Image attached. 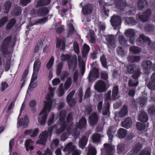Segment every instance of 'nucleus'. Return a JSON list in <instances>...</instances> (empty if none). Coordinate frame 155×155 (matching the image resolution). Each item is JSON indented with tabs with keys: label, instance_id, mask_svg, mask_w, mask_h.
I'll return each instance as SVG.
<instances>
[{
	"label": "nucleus",
	"instance_id": "nucleus-18",
	"mask_svg": "<svg viewBox=\"0 0 155 155\" xmlns=\"http://www.w3.org/2000/svg\"><path fill=\"white\" fill-rule=\"evenodd\" d=\"M92 5L91 4L86 5L82 8V12L84 15H88L91 14L92 11Z\"/></svg>",
	"mask_w": 155,
	"mask_h": 155
},
{
	"label": "nucleus",
	"instance_id": "nucleus-52",
	"mask_svg": "<svg viewBox=\"0 0 155 155\" xmlns=\"http://www.w3.org/2000/svg\"><path fill=\"white\" fill-rule=\"evenodd\" d=\"M63 84H61L58 88V94L59 96L61 97L63 95L64 93V90L62 87Z\"/></svg>",
	"mask_w": 155,
	"mask_h": 155
},
{
	"label": "nucleus",
	"instance_id": "nucleus-50",
	"mask_svg": "<svg viewBox=\"0 0 155 155\" xmlns=\"http://www.w3.org/2000/svg\"><path fill=\"white\" fill-rule=\"evenodd\" d=\"M11 6V4L10 2H6L4 7V12L5 13H7L8 12Z\"/></svg>",
	"mask_w": 155,
	"mask_h": 155
},
{
	"label": "nucleus",
	"instance_id": "nucleus-16",
	"mask_svg": "<svg viewBox=\"0 0 155 155\" xmlns=\"http://www.w3.org/2000/svg\"><path fill=\"white\" fill-rule=\"evenodd\" d=\"M39 130L35 129L34 130L31 129L25 130L24 134L25 135H29L31 137H34L37 136Z\"/></svg>",
	"mask_w": 155,
	"mask_h": 155
},
{
	"label": "nucleus",
	"instance_id": "nucleus-4",
	"mask_svg": "<svg viewBox=\"0 0 155 155\" xmlns=\"http://www.w3.org/2000/svg\"><path fill=\"white\" fill-rule=\"evenodd\" d=\"M94 87L97 91L100 93L104 92L107 89L105 82L101 80L96 82Z\"/></svg>",
	"mask_w": 155,
	"mask_h": 155
},
{
	"label": "nucleus",
	"instance_id": "nucleus-42",
	"mask_svg": "<svg viewBox=\"0 0 155 155\" xmlns=\"http://www.w3.org/2000/svg\"><path fill=\"white\" fill-rule=\"evenodd\" d=\"M125 21L128 24L134 25L137 23L136 21L133 18L129 17H127L126 18Z\"/></svg>",
	"mask_w": 155,
	"mask_h": 155
},
{
	"label": "nucleus",
	"instance_id": "nucleus-12",
	"mask_svg": "<svg viewBox=\"0 0 155 155\" xmlns=\"http://www.w3.org/2000/svg\"><path fill=\"white\" fill-rule=\"evenodd\" d=\"M151 10L147 9L144 12V15H138V17L142 21L145 22L148 20V18L151 15Z\"/></svg>",
	"mask_w": 155,
	"mask_h": 155
},
{
	"label": "nucleus",
	"instance_id": "nucleus-25",
	"mask_svg": "<svg viewBox=\"0 0 155 155\" xmlns=\"http://www.w3.org/2000/svg\"><path fill=\"white\" fill-rule=\"evenodd\" d=\"M118 87L117 86L113 87L112 91L111 98L112 100L116 99L118 98Z\"/></svg>",
	"mask_w": 155,
	"mask_h": 155
},
{
	"label": "nucleus",
	"instance_id": "nucleus-21",
	"mask_svg": "<svg viewBox=\"0 0 155 155\" xmlns=\"http://www.w3.org/2000/svg\"><path fill=\"white\" fill-rule=\"evenodd\" d=\"M78 61L79 62V67L81 70V73L83 75L84 73L85 70V63L84 61L82 60L81 58L78 56Z\"/></svg>",
	"mask_w": 155,
	"mask_h": 155
},
{
	"label": "nucleus",
	"instance_id": "nucleus-37",
	"mask_svg": "<svg viewBox=\"0 0 155 155\" xmlns=\"http://www.w3.org/2000/svg\"><path fill=\"white\" fill-rule=\"evenodd\" d=\"M96 151L95 149L91 145H89L87 155H96Z\"/></svg>",
	"mask_w": 155,
	"mask_h": 155
},
{
	"label": "nucleus",
	"instance_id": "nucleus-38",
	"mask_svg": "<svg viewBox=\"0 0 155 155\" xmlns=\"http://www.w3.org/2000/svg\"><path fill=\"white\" fill-rule=\"evenodd\" d=\"M50 0H40L37 3L36 7H39L42 5H46L49 4Z\"/></svg>",
	"mask_w": 155,
	"mask_h": 155
},
{
	"label": "nucleus",
	"instance_id": "nucleus-22",
	"mask_svg": "<svg viewBox=\"0 0 155 155\" xmlns=\"http://www.w3.org/2000/svg\"><path fill=\"white\" fill-rule=\"evenodd\" d=\"M86 125V120L84 117H82L77 124V127L81 129L85 128Z\"/></svg>",
	"mask_w": 155,
	"mask_h": 155
},
{
	"label": "nucleus",
	"instance_id": "nucleus-3",
	"mask_svg": "<svg viewBox=\"0 0 155 155\" xmlns=\"http://www.w3.org/2000/svg\"><path fill=\"white\" fill-rule=\"evenodd\" d=\"M54 128V126L52 128L49 129L47 132L45 131L41 134L39 136V139L37 141V143L39 144L44 145L46 141L48 136L51 135V132L53 131Z\"/></svg>",
	"mask_w": 155,
	"mask_h": 155
},
{
	"label": "nucleus",
	"instance_id": "nucleus-23",
	"mask_svg": "<svg viewBox=\"0 0 155 155\" xmlns=\"http://www.w3.org/2000/svg\"><path fill=\"white\" fill-rule=\"evenodd\" d=\"M138 118L140 121L143 122H146L147 121L148 117L146 113L142 111L139 115Z\"/></svg>",
	"mask_w": 155,
	"mask_h": 155
},
{
	"label": "nucleus",
	"instance_id": "nucleus-26",
	"mask_svg": "<svg viewBox=\"0 0 155 155\" xmlns=\"http://www.w3.org/2000/svg\"><path fill=\"white\" fill-rule=\"evenodd\" d=\"M38 15L39 16H43L45 15L48 12V10L46 7H43L40 8L38 11Z\"/></svg>",
	"mask_w": 155,
	"mask_h": 155
},
{
	"label": "nucleus",
	"instance_id": "nucleus-8",
	"mask_svg": "<svg viewBox=\"0 0 155 155\" xmlns=\"http://www.w3.org/2000/svg\"><path fill=\"white\" fill-rule=\"evenodd\" d=\"M104 150L105 151L106 155H113L114 150V147L110 144H104Z\"/></svg>",
	"mask_w": 155,
	"mask_h": 155
},
{
	"label": "nucleus",
	"instance_id": "nucleus-57",
	"mask_svg": "<svg viewBox=\"0 0 155 155\" xmlns=\"http://www.w3.org/2000/svg\"><path fill=\"white\" fill-rule=\"evenodd\" d=\"M149 113L150 115H154L155 114V106H151L149 107Z\"/></svg>",
	"mask_w": 155,
	"mask_h": 155
},
{
	"label": "nucleus",
	"instance_id": "nucleus-53",
	"mask_svg": "<svg viewBox=\"0 0 155 155\" xmlns=\"http://www.w3.org/2000/svg\"><path fill=\"white\" fill-rule=\"evenodd\" d=\"M136 127L140 130H142L145 128L144 124L140 122H138L136 124Z\"/></svg>",
	"mask_w": 155,
	"mask_h": 155
},
{
	"label": "nucleus",
	"instance_id": "nucleus-33",
	"mask_svg": "<svg viewBox=\"0 0 155 155\" xmlns=\"http://www.w3.org/2000/svg\"><path fill=\"white\" fill-rule=\"evenodd\" d=\"M88 140V138L86 137H82L80 140L79 145L80 147L83 148L86 145Z\"/></svg>",
	"mask_w": 155,
	"mask_h": 155
},
{
	"label": "nucleus",
	"instance_id": "nucleus-58",
	"mask_svg": "<svg viewBox=\"0 0 155 155\" xmlns=\"http://www.w3.org/2000/svg\"><path fill=\"white\" fill-rule=\"evenodd\" d=\"M43 43L42 41H40L35 46L34 52L35 53L37 52L42 47Z\"/></svg>",
	"mask_w": 155,
	"mask_h": 155
},
{
	"label": "nucleus",
	"instance_id": "nucleus-17",
	"mask_svg": "<svg viewBox=\"0 0 155 155\" xmlns=\"http://www.w3.org/2000/svg\"><path fill=\"white\" fill-rule=\"evenodd\" d=\"M142 68L146 71L149 70L152 67V63L151 62L148 60H145L142 63Z\"/></svg>",
	"mask_w": 155,
	"mask_h": 155
},
{
	"label": "nucleus",
	"instance_id": "nucleus-51",
	"mask_svg": "<svg viewBox=\"0 0 155 155\" xmlns=\"http://www.w3.org/2000/svg\"><path fill=\"white\" fill-rule=\"evenodd\" d=\"M8 21L7 17L5 16L0 19V28L2 27Z\"/></svg>",
	"mask_w": 155,
	"mask_h": 155
},
{
	"label": "nucleus",
	"instance_id": "nucleus-28",
	"mask_svg": "<svg viewBox=\"0 0 155 155\" xmlns=\"http://www.w3.org/2000/svg\"><path fill=\"white\" fill-rule=\"evenodd\" d=\"M41 62L39 60H37L35 61L33 65V71L38 73L40 68Z\"/></svg>",
	"mask_w": 155,
	"mask_h": 155
},
{
	"label": "nucleus",
	"instance_id": "nucleus-15",
	"mask_svg": "<svg viewBox=\"0 0 155 155\" xmlns=\"http://www.w3.org/2000/svg\"><path fill=\"white\" fill-rule=\"evenodd\" d=\"M105 38L108 45L111 46L115 44L116 38V36L111 35H107L105 36Z\"/></svg>",
	"mask_w": 155,
	"mask_h": 155
},
{
	"label": "nucleus",
	"instance_id": "nucleus-47",
	"mask_svg": "<svg viewBox=\"0 0 155 155\" xmlns=\"http://www.w3.org/2000/svg\"><path fill=\"white\" fill-rule=\"evenodd\" d=\"M33 143V142L31 139H28L26 140L25 142V147L26 150L27 151L29 150L28 147Z\"/></svg>",
	"mask_w": 155,
	"mask_h": 155
},
{
	"label": "nucleus",
	"instance_id": "nucleus-9",
	"mask_svg": "<svg viewBox=\"0 0 155 155\" xmlns=\"http://www.w3.org/2000/svg\"><path fill=\"white\" fill-rule=\"evenodd\" d=\"M29 124V120L28 116L25 115L24 118L19 119L18 122V124L20 126H23V127L25 128L27 127Z\"/></svg>",
	"mask_w": 155,
	"mask_h": 155
},
{
	"label": "nucleus",
	"instance_id": "nucleus-39",
	"mask_svg": "<svg viewBox=\"0 0 155 155\" xmlns=\"http://www.w3.org/2000/svg\"><path fill=\"white\" fill-rule=\"evenodd\" d=\"M72 83V79L71 77L69 78L66 81L64 84V88L65 90L68 89L71 86Z\"/></svg>",
	"mask_w": 155,
	"mask_h": 155
},
{
	"label": "nucleus",
	"instance_id": "nucleus-46",
	"mask_svg": "<svg viewBox=\"0 0 155 155\" xmlns=\"http://www.w3.org/2000/svg\"><path fill=\"white\" fill-rule=\"evenodd\" d=\"M15 22L16 21L15 19H13L11 20L7 25L6 28L8 29H11L15 24Z\"/></svg>",
	"mask_w": 155,
	"mask_h": 155
},
{
	"label": "nucleus",
	"instance_id": "nucleus-2",
	"mask_svg": "<svg viewBox=\"0 0 155 155\" xmlns=\"http://www.w3.org/2000/svg\"><path fill=\"white\" fill-rule=\"evenodd\" d=\"M72 124L69 127L67 128L65 126H61V128L57 130V133L59 134L62 132H64L61 137L60 140L61 141H64L68 137L69 135H71L73 136L76 137L78 134V132L76 129L74 130L72 128Z\"/></svg>",
	"mask_w": 155,
	"mask_h": 155
},
{
	"label": "nucleus",
	"instance_id": "nucleus-49",
	"mask_svg": "<svg viewBox=\"0 0 155 155\" xmlns=\"http://www.w3.org/2000/svg\"><path fill=\"white\" fill-rule=\"evenodd\" d=\"M117 51L118 54L122 57L125 56V52L121 47H118L117 48Z\"/></svg>",
	"mask_w": 155,
	"mask_h": 155
},
{
	"label": "nucleus",
	"instance_id": "nucleus-27",
	"mask_svg": "<svg viewBox=\"0 0 155 155\" xmlns=\"http://www.w3.org/2000/svg\"><path fill=\"white\" fill-rule=\"evenodd\" d=\"M132 121L130 118H126L122 123V125L123 127L128 128L130 127Z\"/></svg>",
	"mask_w": 155,
	"mask_h": 155
},
{
	"label": "nucleus",
	"instance_id": "nucleus-10",
	"mask_svg": "<svg viewBox=\"0 0 155 155\" xmlns=\"http://www.w3.org/2000/svg\"><path fill=\"white\" fill-rule=\"evenodd\" d=\"M110 22L113 26H117L121 23V18L119 16L114 15L111 18Z\"/></svg>",
	"mask_w": 155,
	"mask_h": 155
},
{
	"label": "nucleus",
	"instance_id": "nucleus-48",
	"mask_svg": "<svg viewBox=\"0 0 155 155\" xmlns=\"http://www.w3.org/2000/svg\"><path fill=\"white\" fill-rule=\"evenodd\" d=\"M63 66V63L62 62L60 63L58 65L56 69V74L58 75H59L61 71V69Z\"/></svg>",
	"mask_w": 155,
	"mask_h": 155
},
{
	"label": "nucleus",
	"instance_id": "nucleus-5",
	"mask_svg": "<svg viewBox=\"0 0 155 155\" xmlns=\"http://www.w3.org/2000/svg\"><path fill=\"white\" fill-rule=\"evenodd\" d=\"M128 112L127 106L124 105L120 111L116 114L115 118L117 120H119V118L123 117L126 116Z\"/></svg>",
	"mask_w": 155,
	"mask_h": 155
},
{
	"label": "nucleus",
	"instance_id": "nucleus-44",
	"mask_svg": "<svg viewBox=\"0 0 155 155\" xmlns=\"http://www.w3.org/2000/svg\"><path fill=\"white\" fill-rule=\"evenodd\" d=\"M118 2L117 3L116 2V4L117 5V8L120 9V10H122L124 8L125 5L124 3H122L121 2H123L124 0H118Z\"/></svg>",
	"mask_w": 155,
	"mask_h": 155
},
{
	"label": "nucleus",
	"instance_id": "nucleus-60",
	"mask_svg": "<svg viewBox=\"0 0 155 155\" xmlns=\"http://www.w3.org/2000/svg\"><path fill=\"white\" fill-rule=\"evenodd\" d=\"M47 19L46 18H42L37 22H36L34 24L35 25H38V24L42 25L45 23L47 21Z\"/></svg>",
	"mask_w": 155,
	"mask_h": 155
},
{
	"label": "nucleus",
	"instance_id": "nucleus-24",
	"mask_svg": "<svg viewBox=\"0 0 155 155\" xmlns=\"http://www.w3.org/2000/svg\"><path fill=\"white\" fill-rule=\"evenodd\" d=\"M66 114V112L64 110H62L60 113L59 118L61 126H65L64 119Z\"/></svg>",
	"mask_w": 155,
	"mask_h": 155
},
{
	"label": "nucleus",
	"instance_id": "nucleus-1",
	"mask_svg": "<svg viewBox=\"0 0 155 155\" xmlns=\"http://www.w3.org/2000/svg\"><path fill=\"white\" fill-rule=\"evenodd\" d=\"M55 89V88L50 89V93L46 97L47 102L45 101L44 102L45 107L39 114L38 122L41 125L44 124L45 123L48 113H49L51 111L52 106L55 105V101L51 99V97L54 96L53 93Z\"/></svg>",
	"mask_w": 155,
	"mask_h": 155
},
{
	"label": "nucleus",
	"instance_id": "nucleus-64",
	"mask_svg": "<svg viewBox=\"0 0 155 155\" xmlns=\"http://www.w3.org/2000/svg\"><path fill=\"white\" fill-rule=\"evenodd\" d=\"M150 150H142L138 155H150Z\"/></svg>",
	"mask_w": 155,
	"mask_h": 155
},
{
	"label": "nucleus",
	"instance_id": "nucleus-36",
	"mask_svg": "<svg viewBox=\"0 0 155 155\" xmlns=\"http://www.w3.org/2000/svg\"><path fill=\"white\" fill-rule=\"evenodd\" d=\"M117 153L120 154L124 153L125 151V146L123 144H120L117 146Z\"/></svg>",
	"mask_w": 155,
	"mask_h": 155
},
{
	"label": "nucleus",
	"instance_id": "nucleus-41",
	"mask_svg": "<svg viewBox=\"0 0 155 155\" xmlns=\"http://www.w3.org/2000/svg\"><path fill=\"white\" fill-rule=\"evenodd\" d=\"M11 59L10 57H9L7 59L5 58H4L3 59V60L4 63L5 62V61H6V62L5 64V67L6 69L8 70L10 67V64L11 63Z\"/></svg>",
	"mask_w": 155,
	"mask_h": 155
},
{
	"label": "nucleus",
	"instance_id": "nucleus-62",
	"mask_svg": "<svg viewBox=\"0 0 155 155\" xmlns=\"http://www.w3.org/2000/svg\"><path fill=\"white\" fill-rule=\"evenodd\" d=\"M155 83L150 82L147 84L148 88L151 90H155Z\"/></svg>",
	"mask_w": 155,
	"mask_h": 155
},
{
	"label": "nucleus",
	"instance_id": "nucleus-19",
	"mask_svg": "<svg viewBox=\"0 0 155 155\" xmlns=\"http://www.w3.org/2000/svg\"><path fill=\"white\" fill-rule=\"evenodd\" d=\"M116 128L115 126L110 127L109 128L107 131V134L109 140L111 142L112 140V138L113 137V134L116 132Z\"/></svg>",
	"mask_w": 155,
	"mask_h": 155
},
{
	"label": "nucleus",
	"instance_id": "nucleus-35",
	"mask_svg": "<svg viewBox=\"0 0 155 155\" xmlns=\"http://www.w3.org/2000/svg\"><path fill=\"white\" fill-rule=\"evenodd\" d=\"M56 47L57 48L61 47V50L64 51L65 47L64 41L60 39H57Z\"/></svg>",
	"mask_w": 155,
	"mask_h": 155
},
{
	"label": "nucleus",
	"instance_id": "nucleus-11",
	"mask_svg": "<svg viewBox=\"0 0 155 155\" xmlns=\"http://www.w3.org/2000/svg\"><path fill=\"white\" fill-rule=\"evenodd\" d=\"M75 92L74 90L72 91L67 96L66 98L67 102L69 105L71 106L74 105L75 104V99L72 98Z\"/></svg>",
	"mask_w": 155,
	"mask_h": 155
},
{
	"label": "nucleus",
	"instance_id": "nucleus-45",
	"mask_svg": "<svg viewBox=\"0 0 155 155\" xmlns=\"http://www.w3.org/2000/svg\"><path fill=\"white\" fill-rule=\"evenodd\" d=\"M118 40L120 45H125L127 42V40L123 35H120L118 37Z\"/></svg>",
	"mask_w": 155,
	"mask_h": 155
},
{
	"label": "nucleus",
	"instance_id": "nucleus-59",
	"mask_svg": "<svg viewBox=\"0 0 155 155\" xmlns=\"http://www.w3.org/2000/svg\"><path fill=\"white\" fill-rule=\"evenodd\" d=\"M73 48L75 52L78 54L79 52V49L78 43L74 41L73 43Z\"/></svg>",
	"mask_w": 155,
	"mask_h": 155
},
{
	"label": "nucleus",
	"instance_id": "nucleus-14",
	"mask_svg": "<svg viewBox=\"0 0 155 155\" xmlns=\"http://www.w3.org/2000/svg\"><path fill=\"white\" fill-rule=\"evenodd\" d=\"M63 150L64 151H68L69 152L73 151V153L75 151H78L79 152V155L81 153L80 150L75 149L74 146L72 145V143L71 142L67 144L65 147L64 148Z\"/></svg>",
	"mask_w": 155,
	"mask_h": 155
},
{
	"label": "nucleus",
	"instance_id": "nucleus-20",
	"mask_svg": "<svg viewBox=\"0 0 155 155\" xmlns=\"http://www.w3.org/2000/svg\"><path fill=\"white\" fill-rule=\"evenodd\" d=\"M148 5L147 0H139L137 3V6L140 10H142Z\"/></svg>",
	"mask_w": 155,
	"mask_h": 155
},
{
	"label": "nucleus",
	"instance_id": "nucleus-55",
	"mask_svg": "<svg viewBox=\"0 0 155 155\" xmlns=\"http://www.w3.org/2000/svg\"><path fill=\"white\" fill-rule=\"evenodd\" d=\"M138 84V82L137 80L134 79H131L129 81V85L130 86L133 87L137 86Z\"/></svg>",
	"mask_w": 155,
	"mask_h": 155
},
{
	"label": "nucleus",
	"instance_id": "nucleus-29",
	"mask_svg": "<svg viewBox=\"0 0 155 155\" xmlns=\"http://www.w3.org/2000/svg\"><path fill=\"white\" fill-rule=\"evenodd\" d=\"M73 114L72 113H69L67 116V123H69V124H67L66 125V124H65V127L67 128L71 124H72L73 125L72 127V128L74 129L73 127L74 126V124L73 123H71V121L73 120Z\"/></svg>",
	"mask_w": 155,
	"mask_h": 155
},
{
	"label": "nucleus",
	"instance_id": "nucleus-40",
	"mask_svg": "<svg viewBox=\"0 0 155 155\" xmlns=\"http://www.w3.org/2000/svg\"><path fill=\"white\" fill-rule=\"evenodd\" d=\"M129 50L134 53L137 54L141 52V49L137 47L132 46L130 48Z\"/></svg>",
	"mask_w": 155,
	"mask_h": 155
},
{
	"label": "nucleus",
	"instance_id": "nucleus-30",
	"mask_svg": "<svg viewBox=\"0 0 155 155\" xmlns=\"http://www.w3.org/2000/svg\"><path fill=\"white\" fill-rule=\"evenodd\" d=\"M139 41L141 43L147 42L148 44L149 45L150 44V41L148 37L145 36L143 35H140L139 38Z\"/></svg>",
	"mask_w": 155,
	"mask_h": 155
},
{
	"label": "nucleus",
	"instance_id": "nucleus-6",
	"mask_svg": "<svg viewBox=\"0 0 155 155\" xmlns=\"http://www.w3.org/2000/svg\"><path fill=\"white\" fill-rule=\"evenodd\" d=\"M135 33L134 30L132 29L126 30L125 31V34L126 36L130 38L129 41L130 44H133L134 42Z\"/></svg>",
	"mask_w": 155,
	"mask_h": 155
},
{
	"label": "nucleus",
	"instance_id": "nucleus-32",
	"mask_svg": "<svg viewBox=\"0 0 155 155\" xmlns=\"http://www.w3.org/2000/svg\"><path fill=\"white\" fill-rule=\"evenodd\" d=\"M54 58L53 56H52L46 64V68L48 70H50L53 66L54 63Z\"/></svg>",
	"mask_w": 155,
	"mask_h": 155
},
{
	"label": "nucleus",
	"instance_id": "nucleus-31",
	"mask_svg": "<svg viewBox=\"0 0 155 155\" xmlns=\"http://www.w3.org/2000/svg\"><path fill=\"white\" fill-rule=\"evenodd\" d=\"M90 48L89 46L87 45L84 44L82 50V53L84 57H85L88 53Z\"/></svg>",
	"mask_w": 155,
	"mask_h": 155
},
{
	"label": "nucleus",
	"instance_id": "nucleus-63",
	"mask_svg": "<svg viewBox=\"0 0 155 155\" xmlns=\"http://www.w3.org/2000/svg\"><path fill=\"white\" fill-rule=\"evenodd\" d=\"M155 29L153 25H149L145 27V29L148 31L151 32Z\"/></svg>",
	"mask_w": 155,
	"mask_h": 155
},
{
	"label": "nucleus",
	"instance_id": "nucleus-61",
	"mask_svg": "<svg viewBox=\"0 0 155 155\" xmlns=\"http://www.w3.org/2000/svg\"><path fill=\"white\" fill-rule=\"evenodd\" d=\"M21 12V10L20 7L17 6L15 7L13 11V14L18 15Z\"/></svg>",
	"mask_w": 155,
	"mask_h": 155
},
{
	"label": "nucleus",
	"instance_id": "nucleus-43",
	"mask_svg": "<svg viewBox=\"0 0 155 155\" xmlns=\"http://www.w3.org/2000/svg\"><path fill=\"white\" fill-rule=\"evenodd\" d=\"M68 36L71 35L74 32V29L72 24L68 25Z\"/></svg>",
	"mask_w": 155,
	"mask_h": 155
},
{
	"label": "nucleus",
	"instance_id": "nucleus-56",
	"mask_svg": "<svg viewBox=\"0 0 155 155\" xmlns=\"http://www.w3.org/2000/svg\"><path fill=\"white\" fill-rule=\"evenodd\" d=\"M100 136L98 134H94L92 136V140L94 142H96L100 140Z\"/></svg>",
	"mask_w": 155,
	"mask_h": 155
},
{
	"label": "nucleus",
	"instance_id": "nucleus-13",
	"mask_svg": "<svg viewBox=\"0 0 155 155\" xmlns=\"http://www.w3.org/2000/svg\"><path fill=\"white\" fill-rule=\"evenodd\" d=\"M89 120L91 125H93L96 124L98 120V117L96 113H92L89 116Z\"/></svg>",
	"mask_w": 155,
	"mask_h": 155
},
{
	"label": "nucleus",
	"instance_id": "nucleus-7",
	"mask_svg": "<svg viewBox=\"0 0 155 155\" xmlns=\"http://www.w3.org/2000/svg\"><path fill=\"white\" fill-rule=\"evenodd\" d=\"M98 71L97 69L93 68L89 73L88 76L89 81H91L98 77Z\"/></svg>",
	"mask_w": 155,
	"mask_h": 155
},
{
	"label": "nucleus",
	"instance_id": "nucleus-54",
	"mask_svg": "<svg viewBox=\"0 0 155 155\" xmlns=\"http://www.w3.org/2000/svg\"><path fill=\"white\" fill-rule=\"evenodd\" d=\"M142 147V146L139 143H137L133 147V150L135 152H138Z\"/></svg>",
	"mask_w": 155,
	"mask_h": 155
},
{
	"label": "nucleus",
	"instance_id": "nucleus-34",
	"mask_svg": "<svg viewBox=\"0 0 155 155\" xmlns=\"http://www.w3.org/2000/svg\"><path fill=\"white\" fill-rule=\"evenodd\" d=\"M127 134L126 130L124 129L120 128L118 131V135L120 138H123L125 137Z\"/></svg>",
	"mask_w": 155,
	"mask_h": 155
}]
</instances>
